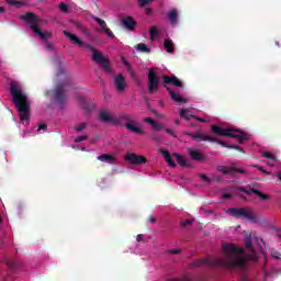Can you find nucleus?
<instances>
[{"label":"nucleus","instance_id":"1","mask_svg":"<svg viewBox=\"0 0 281 281\" xmlns=\"http://www.w3.org/2000/svg\"><path fill=\"white\" fill-rule=\"evenodd\" d=\"M226 259H196L191 263L192 267H223L231 271H240L247 267V259L241 256L243 250L234 244H224L222 247Z\"/></svg>","mask_w":281,"mask_h":281},{"label":"nucleus","instance_id":"2","mask_svg":"<svg viewBox=\"0 0 281 281\" xmlns=\"http://www.w3.org/2000/svg\"><path fill=\"white\" fill-rule=\"evenodd\" d=\"M10 93L12 95V102L20 113V120L27 122L30 120V101H27V95L23 93L16 81L10 83Z\"/></svg>","mask_w":281,"mask_h":281},{"label":"nucleus","instance_id":"3","mask_svg":"<svg viewBox=\"0 0 281 281\" xmlns=\"http://www.w3.org/2000/svg\"><path fill=\"white\" fill-rule=\"evenodd\" d=\"M64 35L66 38H69L74 45H78V47H86V49H90L92 52V60L97 65H100L102 69H104L108 74H111V61L106 58L100 50L95 49L92 45H85V42L80 40L76 34L70 33L68 31H64Z\"/></svg>","mask_w":281,"mask_h":281},{"label":"nucleus","instance_id":"4","mask_svg":"<svg viewBox=\"0 0 281 281\" xmlns=\"http://www.w3.org/2000/svg\"><path fill=\"white\" fill-rule=\"evenodd\" d=\"M21 20L27 23L30 25V29L36 36L42 38L44 41L46 49L48 52H54V44L49 43V38H52V33L49 31H41V27H38V23H41V18L32 12H26L24 15L21 16Z\"/></svg>","mask_w":281,"mask_h":281},{"label":"nucleus","instance_id":"5","mask_svg":"<svg viewBox=\"0 0 281 281\" xmlns=\"http://www.w3.org/2000/svg\"><path fill=\"white\" fill-rule=\"evenodd\" d=\"M114 126H121L126 128L128 133H135V135H144V128L139 124L137 115L121 112L115 116Z\"/></svg>","mask_w":281,"mask_h":281},{"label":"nucleus","instance_id":"6","mask_svg":"<svg viewBox=\"0 0 281 281\" xmlns=\"http://www.w3.org/2000/svg\"><path fill=\"white\" fill-rule=\"evenodd\" d=\"M211 131L214 135H220L222 137H232L233 139H237L239 144H243V142H247V139H249V134L240 130L223 128L217 125H212Z\"/></svg>","mask_w":281,"mask_h":281},{"label":"nucleus","instance_id":"7","mask_svg":"<svg viewBox=\"0 0 281 281\" xmlns=\"http://www.w3.org/2000/svg\"><path fill=\"white\" fill-rule=\"evenodd\" d=\"M186 135L193 138L194 142H212V143L220 144V146H223L224 148H235V149L239 148L236 145H228L227 143H225V142L218 139V138H214L212 136H209L205 133H203L202 131H198L195 133H187Z\"/></svg>","mask_w":281,"mask_h":281},{"label":"nucleus","instance_id":"8","mask_svg":"<svg viewBox=\"0 0 281 281\" xmlns=\"http://www.w3.org/2000/svg\"><path fill=\"white\" fill-rule=\"evenodd\" d=\"M228 214L233 215L234 218H241L249 221L250 223H257L258 216L254 214V211L249 207H232L227 210Z\"/></svg>","mask_w":281,"mask_h":281},{"label":"nucleus","instance_id":"9","mask_svg":"<svg viewBox=\"0 0 281 281\" xmlns=\"http://www.w3.org/2000/svg\"><path fill=\"white\" fill-rule=\"evenodd\" d=\"M53 100L59 109H65L67 104V83H58L53 90Z\"/></svg>","mask_w":281,"mask_h":281},{"label":"nucleus","instance_id":"10","mask_svg":"<svg viewBox=\"0 0 281 281\" xmlns=\"http://www.w3.org/2000/svg\"><path fill=\"white\" fill-rule=\"evenodd\" d=\"M161 80L159 79V75L155 72V69L150 68L147 75V91L153 94L159 91V85Z\"/></svg>","mask_w":281,"mask_h":281},{"label":"nucleus","instance_id":"11","mask_svg":"<svg viewBox=\"0 0 281 281\" xmlns=\"http://www.w3.org/2000/svg\"><path fill=\"white\" fill-rule=\"evenodd\" d=\"M240 249V248H237ZM246 249H250L252 252L249 256H245V250L241 248V257L245 258L246 263L251 260L252 262H256L258 260V255L254 252V241L251 240V237L246 238Z\"/></svg>","mask_w":281,"mask_h":281},{"label":"nucleus","instance_id":"12","mask_svg":"<svg viewBox=\"0 0 281 281\" xmlns=\"http://www.w3.org/2000/svg\"><path fill=\"white\" fill-rule=\"evenodd\" d=\"M125 161H130V164H133L134 166H142L146 164V157L130 153L125 156Z\"/></svg>","mask_w":281,"mask_h":281},{"label":"nucleus","instance_id":"13","mask_svg":"<svg viewBox=\"0 0 281 281\" xmlns=\"http://www.w3.org/2000/svg\"><path fill=\"white\" fill-rule=\"evenodd\" d=\"M92 19H93V21H95L98 23V25H100L101 32H104V34H106V36H109L110 38H115L113 31H111V29H109V26L106 25V22L104 20H102L98 16H93Z\"/></svg>","mask_w":281,"mask_h":281},{"label":"nucleus","instance_id":"14","mask_svg":"<svg viewBox=\"0 0 281 281\" xmlns=\"http://www.w3.org/2000/svg\"><path fill=\"white\" fill-rule=\"evenodd\" d=\"M114 87L119 93H122L126 89V79L121 74L114 77Z\"/></svg>","mask_w":281,"mask_h":281},{"label":"nucleus","instance_id":"15","mask_svg":"<svg viewBox=\"0 0 281 281\" xmlns=\"http://www.w3.org/2000/svg\"><path fill=\"white\" fill-rule=\"evenodd\" d=\"M121 25L128 30L130 32H134L135 27H137V21L133 19V16H125L121 20Z\"/></svg>","mask_w":281,"mask_h":281},{"label":"nucleus","instance_id":"16","mask_svg":"<svg viewBox=\"0 0 281 281\" xmlns=\"http://www.w3.org/2000/svg\"><path fill=\"white\" fill-rule=\"evenodd\" d=\"M162 85H173V87L183 89V81L177 78V76H164Z\"/></svg>","mask_w":281,"mask_h":281},{"label":"nucleus","instance_id":"17","mask_svg":"<svg viewBox=\"0 0 281 281\" xmlns=\"http://www.w3.org/2000/svg\"><path fill=\"white\" fill-rule=\"evenodd\" d=\"M100 122H110V124L115 125V116L111 115L109 111H102L99 114Z\"/></svg>","mask_w":281,"mask_h":281},{"label":"nucleus","instance_id":"18","mask_svg":"<svg viewBox=\"0 0 281 281\" xmlns=\"http://www.w3.org/2000/svg\"><path fill=\"white\" fill-rule=\"evenodd\" d=\"M165 89H167V91H169V95H170L171 100H173V102H187L186 99H183V97H181V94L175 92V90L170 89V87H168V85H165Z\"/></svg>","mask_w":281,"mask_h":281},{"label":"nucleus","instance_id":"19","mask_svg":"<svg viewBox=\"0 0 281 281\" xmlns=\"http://www.w3.org/2000/svg\"><path fill=\"white\" fill-rule=\"evenodd\" d=\"M167 16L171 25H177V23H179V13L177 12V9L169 11Z\"/></svg>","mask_w":281,"mask_h":281},{"label":"nucleus","instance_id":"20","mask_svg":"<svg viewBox=\"0 0 281 281\" xmlns=\"http://www.w3.org/2000/svg\"><path fill=\"white\" fill-rule=\"evenodd\" d=\"M189 155L193 161H204L205 159V156H203V154L196 149H189Z\"/></svg>","mask_w":281,"mask_h":281},{"label":"nucleus","instance_id":"21","mask_svg":"<svg viewBox=\"0 0 281 281\" xmlns=\"http://www.w3.org/2000/svg\"><path fill=\"white\" fill-rule=\"evenodd\" d=\"M79 102H80L81 109H83V111L91 112V111H93V109H95V106L93 105V103H90V104H89V101H87V100L85 99V97H80V98H79Z\"/></svg>","mask_w":281,"mask_h":281},{"label":"nucleus","instance_id":"22","mask_svg":"<svg viewBox=\"0 0 281 281\" xmlns=\"http://www.w3.org/2000/svg\"><path fill=\"white\" fill-rule=\"evenodd\" d=\"M160 153L165 161H167L168 166H170L171 168H175V166H177V164H175V160H172V156H170V151L160 149Z\"/></svg>","mask_w":281,"mask_h":281},{"label":"nucleus","instance_id":"23","mask_svg":"<svg viewBox=\"0 0 281 281\" xmlns=\"http://www.w3.org/2000/svg\"><path fill=\"white\" fill-rule=\"evenodd\" d=\"M99 161H104L105 164H115V156L111 154H102L97 157Z\"/></svg>","mask_w":281,"mask_h":281},{"label":"nucleus","instance_id":"24","mask_svg":"<svg viewBox=\"0 0 281 281\" xmlns=\"http://www.w3.org/2000/svg\"><path fill=\"white\" fill-rule=\"evenodd\" d=\"M4 262L9 267V269H11V271L20 269V267H21V262L18 260H12V259L5 258Z\"/></svg>","mask_w":281,"mask_h":281},{"label":"nucleus","instance_id":"25","mask_svg":"<svg viewBox=\"0 0 281 281\" xmlns=\"http://www.w3.org/2000/svg\"><path fill=\"white\" fill-rule=\"evenodd\" d=\"M164 47L168 54H175V43H172V40L166 38L164 42Z\"/></svg>","mask_w":281,"mask_h":281},{"label":"nucleus","instance_id":"26","mask_svg":"<svg viewBox=\"0 0 281 281\" xmlns=\"http://www.w3.org/2000/svg\"><path fill=\"white\" fill-rule=\"evenodd\" d=\"M173 157L176 158L177 164H179L182 168H188V166H190L188 164V159H186V157H183L179 154H173Z\"/></svg>","mask_w":281,"mask_h":281},{"label":"nucleus","instance_id":"27","mask_svg":"<svg viewBox=\"0 0 281 281\" xmlns=\"http://www.w3.org/2000/svg\"><path fill=\"white\" fill-rule=\"evenodd\" d=\"M194 116L195 115L190 114V110L180 109V117H182V120H193Z\"/></svg>","mask_w":281,"mask_h":281},{"label":"nucleus","instance_id":"28","mask_svg":"<svg viewBox=\"0 0 281 281\" xmlns=\"http://www.w3.org/2000/svg\"><path fill=\"white\" fill-rule=\"evenodd\" d=\"M218 172H222V175H231L234 176V167H225V166H218L217 167Z\"/></svg>","mask_w":281,"mask_h":281},{"label":"nucleus","instance_id":"29","mask_svg":"<svg viewBox=\"0 0 281 281\" xmlns=\"http://www.w3.org/2000/svg\"><path fill=\"white\" fill-rule=\"evenodd\" d=\"M252 194H256L257 196H259V199H261L262 201H269L270 196L269 194L262 193V191L258 190V189H251Z\"/></svg>","mask_w":281,"mask_h":281},{"label":"nucleus","instance_id":"30","mask_svg":"<svg viewBox=\"0 0 281 281\" xmlns=\"http://www.w3.org/2000/svg\"><path fill=\"white\" fill-rule=\"evenodd\" d=\"M121 60H122V64L124 65V67H126L128 74H131V76H135V70L131 66V63H128V60H126V58H124V57H121Z\"/></svg>","mask_w":281,"mask_h":281},{"label":"nucleus","instance_id":"31","mask_svg":"<svg viewBox=\"0 0 281 281\" xmlns=\"http://www.w3.org/2000/svg\"><path fill=\"white\" fill-rule=\"evenodd\" d=\"M261 157H265L266 159H270L271 161H278V157L274 154H271L269 151H262Z\"/></svg>","mask_w":281,"mask_h":281},{"label":"nucleus","instance_id":"32","mask_svg":"<svg viewBox=\"0 0 281 281\" xmlns=\"http://www.w3.org/2000/svg\"><path fill=\"white\" fill-rule=\"evenodd\" d=\"M88 126H89V123L83 122V123H81L79 125H76L74 127V130H75L76 133H82V131L87 130Z\"/></svg>","mask_w":281,"mask_h":281},{"label":"nucleus","instance_id":"33","mask_svg":"<svg viewBox=\"0 0 281 281\" xmlns=\"http://www.w3.org/2000/svg\"><path fill=\"white\" fill-rule=\"evenodd\" d=\"M150 41H155V36H159V31H157V26H151L149 29Z\"/></svg>","mask_w":281,"mask_h":281},{"label":"nucleus","instance_id":"34","mask_svg":"<svg viewBox=\"0 0 281 281\" xmlns=\"http://www.w3.org/2000/svg\"><path fill=\"white\" fill-rule=\"evenodd\" d=\"M151 127L154 128V131H165L166 130V125H164V123H160L158 121H155V123Z\"/></svg>","mask_w":281,"mask_h":281},{"label":"nucleus","instance_id":"35","mask_svg":"<svg viewBox=\"0 0 281 281\" xmlns=\"http://www.w3.org/2000/svg\"><path fill=\"white\" fill-rule=\"evenodd\" d=\"M137 49L138 52H145V53L150 52V48H148V46H146V44L144 43L137 44Z\"/></svg>","mask_w":281,"mask_h":281},{"label":"nucleus","instance_id":"36","mask_svg":"<svg viewBox=\"0 0 281 281\" xmlns=\"http://www.w3.org/2000/svg\"><path fill=\"white\" fill-rule=\"evenodd\" d=\"M59 9H60L61 12H65V14H69V5L67 3L61 2L59 4Z\"/></svg>","mask_w":281,"mask_h":281},{"label":"nucleus","instance_id":"37","mask_svg":"<svg viewBox=\"0 0 281 281\" xmlns=\"http://www.w3.org/2000/svg\"><path fill=\"white\" fill-rule=\"evenodd\" d=\"M87 139H89V135L77 136V137L75 138V143H76V144H80V142H87Z\"/></svg>","mask_w":281,"mask_h":281},{"label":"nucleus","instance_id":"38","mask_svg":"<svg viewBox=\"0 0 281 281\" xmlns=\"http://www.w3.org/2000/svg\"><path fill=\"white\" fill-rule=\"evenodd\" d=\"M252 168H257V170H259V172H262V175H271V172L265 170V168H262V166L260 165H254Z\"/></svg>","mask_w":281,"mask_h":281},{"label":"nucleus","instance_id":"39","mask_svg":"<svg viewBox=\"0 0 281 281\" xmlns=\"http://www.w3.org/2000/svg\"><path fill=\"white\" fill-rule=\"evenodd\" d=\"M140 8H145L148 3H153V0H137Z\"/></svg>","mask_w":281,"mask_h":281},{"label":"nucleus","instance_id":"40","mask_svg":"<svg viewBox=\"0 0 281 281\" xmlns=\"http://www.w3.org/2000/svg\"><path fill=\"white\" fill-rule=\"evenodd\" d=\"M239 192H244V194H254V192L250 190H247L245 187H238Z\"/></svg>","mask_w":281,"mask_h":281},{"label":"nucleus","instance_id":"41","mask_svg":"<svg viewBox=\"0 0 281 281\" xmlns=\"http://www.w3.org/2000/svg\"><path fill=\"white\" fill-rule=\"evenodd\" d=\"M151 139L156 142V144H161V138L159 137V134L155 133L151 135Z\"/></svg>","mask_w":281,"mask_h":281},{"label":"nucleus","instance_id":"42","mask_svg":"<svg viewBox=\"0 0 281 281\" xmlns=\"http://www.w3.org/2000/svg\"><path fill=\"white\" fill-rule=\"evenodd\" d=\"M193 120H195V122H201L202 124H207V121L206 119H203V117H199V116H193Z\"/></svg>","mask_w":281,"mask_h":281},{"label":"nucleus","instance_id":"43","mask_svg":"<svg viewBox=\"0 0 281 281\" xmlns=\"http://www.w3.org/2000/svg\"><path fill=\"white\" fill-rule=\"evenodd\" d=\"M144 122H146V124H150V126H154L156 121L151 117H145Z\"/></svg>","mask_w":281,"mask_h":281},{"label":"nucleus","instance_id":"44","mask_svg":"<svg viewBox=\"0 0 281 281\" xmlns=\"http://www.w3.org/2000/svg\"><path fill=\"white\" fill-rule=\"evenodd\" d=\"M188 225H192V220H187L180 223V227H188Z\"/></svg>","mask_w":281,"mask_h":281},{"label":"nucleus","instance_id":"45","mask_svg":"<svg viewBox=\"0 0 281 281\" xmlns=\"http://www.w3.org/2000/svg\"><path fill=\"white\" fill-rule=\"evenodd\" d=\"M200 178L202 181H205V183H210V178L205 173H202Z\"/></svg>","mask_w":281,"mask_h":281},{"label":"nucleus","instance_id":"46","mask_svg":"<svg viewBox=\"0 0 281 281\" xmlns=\"http://www.w3.org/2000/svg\"><path fill=\"white\" fill-rule=\"evenodd\" d=\"M168 254L179 255V254H181V249H169Z\"/></svg>","mask_w":281,"mask_h":281},{"label":"nucleus","instance_id":"47","mask_svg":"<svg viewBox=\"0 0 281 281\" xmlns=\"http://www.w3.org/2000/svg\"><path fill=\"white\" fill-rule=\"evenodd\" d=\"M148 222L151 223L153 225H155V223H157V217L150 215V216L148 217Z\"/></svg>","mask_w":281,"mask_h":281},{"label":"nucleus","instance_id":"48","mask_svg":"<svg viewBox=\"0 0 281 281\" xmlns=\"http://www.w3.org/2000/svg\"><path fill=\"white\" fill-rule=\"evenodd\" d=\"M183 281H194V277L190 276V274H187L183 277L182 279Z\"/></svg>","mask_w":281,"mask_h":281},{"label":"nucleus","instance_id":"49","mask_svg":"<svg viewBox=\"0 0 281 281\" xmlns=\"http://www.w3.org/2000/svg\"><path fill=\"white\" fill-rule=\"evenodd\" d=\"M240 280H241V281H250V280H249V274L243 273V274L240 276Z\"/></svg>","mask_w":281,"mask_h":281},{"label":"nucleus","instance_id":"50","mask_svg":"<svg viewBox=\"0 0 281 281\" xmlns=\"http://www.w3.org/2000/svg\"><path fill=\"white\" fill-rule=\"evenodd\" d=\"M165 132H166L168 135H172V137H175V130H170V128H166V127H165Z\"/></svg>","mask_w":281,"mask_h":281},{"label":"nucleus","instance_id":"51","mask_svg":"<svg viewBox=\"0 0 281 281\" xmlns=\"http://www.w3.org/2000/svg\"><path fill=\"white\" fill-rule=\"evenodd\" d=\"M136 240H137V243H143V240H144V234H138V235L136 236Z\"/></svg>","mask_w":281,"mask_h":281},{"label":"nucleus","instance_id":"52","mask_svg":"<svg viewBox=\"0 0 281 281\" xmlns=\"http://www.w3.org/2000/svg\"><path fill=\"white\" fill-rule=\"evenodd\" d=\"M9 5H21V2L16 1V0H10Z\"/></svg>","mask_w":281,"mask_h":281},{"label":"nucleus","instance_id":"53","mask_svg":"<svg viewBox=\"0 0 281 281\" xmlns=\"http://www.w3.org/2000/svg\"><path fill=\"white\" fill-rule=\"evenodd\" d=\"M234 172H240L241 175L245 173V169H240V168H235L233 169V175Z\"/></svg>","mask_w":281,"mask_h":281},{"label":"nucleus","instance_id":"54","mask_svg":"<svg viewBox=\"0 0 281 281\" xmlns=\"http://www.w3.org/2000/svg\"><path fill=\"white\" fill-rule=\"evenodd\" d=\"M280 252H278V251H273L272 252V258H276L277 260H280Z\"/></svg>","mask_w":281,"mask_h":281},{"label":"nucleus","instance_id":"55","mask_svg":"<svg viewBox=\"0 0 281 281\" xmlns=\"http://www.w3.org/2000/svg\"><path fill=\"white\" fill-rule=\"evenodd\" d=\"M38 131H47V124H41Z\"/></svg>","mask_w":281,"mask_h":281},{"label":"nucleus","instance_id":"56","mask_svg":"<svg viewBox=\"0 0 281 281\" xmlns=\"http://www.w3.org/2000/svg\"><path fill=\"white\" fill-rule=\"evenodd\" d=\"M77 30H81L83 32H87V29H85V26H82V24H78Z\"/></svg>","mask_w":281,"mask_h":281},{"label":"nucleus","instance_id":"57","mask_svg":"<svg viewBox=\"0 0 281 281\" xmlns=\"http://www.w3.org/2000/svg\"><path fill=\"white\" fill-rule=\"evenodd\" d=\"M223 199H232V194H229V193H224V194H223Z\"/></svg>","mask_w":281,"mask_h":281},{"label":"nucleus","instance_id":"58","mask_svg":"<svg viewBox=\"0 0 281 281\" xmlns=\"http://www.w3.org/2000/svg\"><path fill=\"white\" fill-rule=\"evenodd\" d=\"M145 11H146V14H150L153 12V9L146 8Z\"/></svg>","mask_w":281,"mask_h":281},{"label":"nucleus","instance_id":"59","mask_svg":"<svg viewBox=\"0 0 281 281\" xmlns=\"http://www.w3.org/2000/svg\"><path fill=\"white\" fill-rule=\"evenodd\" d=\"M277 179H279V181H281V172H277Z\"/></svg>","mask_w":281,"mask_h":281},{"label":"nucleus","instance_id":"60","mask_svg":"<svg viewBox=\"0 0 281 281\" xmlns=\"http://www.w3.org/2000/svg\"><path fill=\"white\" fill-rule=\"evenodd\" d=\"M175 124H176V126H179V124H181V121L176 120V121H175Z\"/></svg>","mask_w":281,"mask_h":281},{"label":"nucleus","instance_id":"61","mask_svg":"<svg viewBox=\"0 0 281 281\" xmlns=\"http://www.w3.org/2000/svg\"><path fill=\"white\" fill-rule=\"evenodd\" d=\"M2 12H5V9L3 7H0V14H2Z\"/></svg>","mask_w":281,"mask_h":281},{"label":"nucleus","instance_id":"62","mask_svg":"<svg viewBox=\"0 0 281 281\" xmlns=\"http://www.w3.org/2000/svg\"><path fill=\"white\" fill-rule=\"evenodd\" d=\"M276 45H278V47H280V42H276Z\"/></svg>","mask_w":281,"mask_h":281},{"label":"nucleus","instance_id":"63","mask_svg":"<svg viewBox=\"0 0 281 281\" xmlns=\"http://www.w3.org/2000/svg\"><path fill=\"white\" fill-rule=\"evenodd\" d=\"M189 126H194V124H193V123H190Z\"/></svg>","mask_w":281,"mask_h":281}]
</instances>
